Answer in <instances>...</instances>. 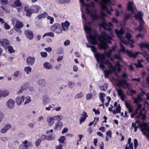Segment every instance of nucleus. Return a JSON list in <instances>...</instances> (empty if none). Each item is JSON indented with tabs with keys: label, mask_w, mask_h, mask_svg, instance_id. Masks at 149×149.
Segmentation results:
<instances>
[{
	"label": "nucleus",
	"mask_w": 149,
	"mask_h": 149,
	"mask_svg": "<svg viewBox=\"0 0 149 149\" xmlns=\"http://www.w3.org/2000/svg\"><path fill=\"white\" fill-rule=\"evenodd\" d=\"M106 15L105 14L102 12L101 15H100V17L102 19V22L100 23V26L104 28L105 29L109 31V36L105 32H103L102 33L101 35L98 38L100 42L99 45L100 49H106L108 48V45L107 44L108 43H111V40L112 39V38L114 37L112 31L110 28L107 27L106 23L104 21V17Z\"/></svg>",
	"instance_id": "1"
},
{
	"label": "nucleus",
	"mask_w": 149,
	"mask_h": 149,
	"mask_svg": "<svg viewBox=\"0 0 149 149\" xmlns=\"http://www.w3.org/2000/svg\"><path fill=\"white\" fill-rule=\"evenodd\" d=\"M95 56L97 59V61L99 60H101L102 62L105 63L108 65V68L109 70L103 71L105 78H107L109 74H111L112 72L116 71V69L112 66L111 63L108 60H106L105 62L104 61V56L103 55H100L97 54H95Z\"/></svg>",
	"instance_id": "2"
},
{
	"label": "nucleus",
	"mask_w": 149,
	"mask_h": 149,
	"mask_svg": "<svg viewBox=\"0 0 149 149\" xmlns=\"http://www.w3.org/2000/svg\"><path fill=\"white\" fill-rule=\"evenodd\" d=\"M139 127L143 134L149 138V125H148L145 123L140 124L139 121L137 125L134 127L135 132H136L137 131V129Z\"/></svg>",
	"instance_id": "3"
},
{
	"label": "nucleus",
	"mask_w": 149,
	"mask_h": 149,
	"mask_svg": "<svg viewBox=\"0 0 149 149\" xmlns=\"http://www.w3.org/2000/svg\"><path fill=\"white\" fill-rule=\"evenodd\" d=\"M84 29L86 32L88 34L91 40V42L93 44H95L96 43L95 36H92V30L90 26H84Z\"/></svg>",
	"instance_id": "4"
},
{
	"label": "nucleus",
	"mask_w": 149,
	"mask_h": 149,
	"mask_svg": "<svg viewBox=\"0 0 149 149\" xmlns=\"http://www.w3.org/2000/svg\"><path fill=\"white\" fill-rule=\"evenodd\" d=\"M51 31L57 33H60L62 31L61 29V26L59 24L56 23L53 25L51 28Z\"/></svg>",
	"instance_id": "5"
},
{
	"label": "nucleus",
	"mask_w": 149,
	"mask_h": 149,
	"mask_svg": "<svg viewBox=\"0 0 149 149\" xmlns=\"http://www.w3.org/2000/svg\"><path fill=\"white\" fill-rule=\"evenodd\" d=\"M135 116L137 118H139L140 117L143 120H144L146 116L145 115L142 113V111H140L139 112V113L136 112V111H135L134 113H132L131 115V118H133L134 117V116Z\"/></svg>",
	"instance_id": "6"
},
{
	"label": "nucleus",
	"mask_w": 149,
	"mask_h": 149,
	"mask_svg": "<svg viewBox=\"0 0 149 149\" xmlns=\"http://www.w3.org/2000/svg\"><path fill=\"white\" fill-rule=\"evenodd\" d=\"M118 83L120 86L125 88H127L130 86V84L127 83V81L123 79L119 80Z\"/></svg>",
	"instance_id": "7"
},
{
	"label": "nucleus",
	"mask_w": 149,
	"mask_h": 149,
	"mask_svg": "<svg viewBox=\"0 0 149 149\" xmlns=\"http://www.w3.org/2000/svg\"><path fill=\"white\" fill-rule=\"evenodd\" d=\"M0 44H1V45L6 49L8 46L10 45V42L6 39H3L2 40H1V39H0Z\"/></svg>",
	"instance_id": "8"
},
{
	"label": "nucleus",
	"mask_w": 149,
	"mask_h": 149,
	"mask_svg": "<svg viewBox=\"0 0 149 149\" xmlns=\"http://www.w3.org/2000/svg\"><path fill=\"white\" fill-rule=\"evenodd\" d=\"M15 104V102L14 100L13 99H10L7 102L6 105L8 108L12 109L14 107Z\"/></svg>",
	"instance_id": "9"
},
{
	"label": "nucleus",
	"mask_w": 149,
	"mask_h": 149,
	"mask_svg": "<svg viewBox=\"0 0 149 149\" xmlns=\"http://www.w3.org/2000/svg\"><path fill=\"white\" fill-rule=\"evenodd\" d=\"M24 34L26 36L29 40H32L33 38V31L30 30H26L24 31Z\"/></svg>",
	"instance_id": "10"
},
{
	"label": "nucleus",
	"mask_w": 149,
	"mask_h": 149,
	"mask_svg": "<svg viewBox=\"0 0 149 149\" xmlns=\"http://www.w3.org/2000/svg\"><path fill=\"white\" fill-rule=\"evenodd\" d=\"M115 32L118 38L120 39H122V36L124 33V31L123 29L121 28L119 30L116 29L115 30Z\"/></svg>",
	"instance_id": "11"
},
{
	"label": "nucleus",
	"mask_w": 149,
	"mask_h": 149,
	"mask_svg": "<svg viewBox=\"0 0 149 149\" xmlns=\"http://www.w3.org/2000/svg\"><path fill=\"white\" fill-rule=\"evenodd\" d=\"M126 52L127 55L129 56L130 57H133L134 58L137 57L138 54H141L142 53V52H136L135 53H134L129 50H127Z\"/></svg>",
	"instance_id": "12"
},
{
	"label": "nucleus",
	"mask_w": 149,
	"mask_h": 149,
	"mask_svg": "<svg viewBox=\"0 0 149 149\" xmlns=\"http://www.w3.org/2000/svg\"><path fill=\"white\" fill-rule=\"evenodd\" d=\"M24 10L26 12V15L28 16H30L34 12V10L31 8H29L28 6L24 7Z\"/></svg>",
	"instance_id": "13"
},
{
	"label": "nucleus",
	"mask_w": 149,
	"mask_h": 149,
	"mask_svg": "<svg viewBox=\"0 0 149 149\" xmlns=\"http://www.w3.org/2000/svg\"><path fill=\"white\" fill-rule=\"evenodd\" d=\"M35 57L29 56L26 59V61L27 63L29 65H32L35 62Z\"/></svg>",
	"instance_id": "14"
},
{
	"label": "nucleus",
	"mask_w": 149,
	"mask_h": 149,
	"mask_svg": "<svg viewBox=\"0 0 149 149\" xmlns=\"http://www.w3.org/2000/svg\"><path fill=\"white\" fill-rule=\"evenodd\" d=\"M69 25L70 23L67 21H66L64 23H62L61 24L62 30L65 31L68 28Z\"/></svg>",
	"instance_id": "15"
},
{
	"label": "nucleus",
	"mask_w": 149,
	"mask_h": 149,
	"mask_svg": "<svg viewBox=\"0 0 149 149\" xmlns=\"http://www.w3.org/2000/svg\"><path fill=\"white\" fill-rule=\"evenodd\" d=\"M51 136H53L52 138L50 137L49 138V137L48 136H46L44 134H42L40 138L42 140H52L54 139L55 137V135L54 134H52Z\"/></svg>",
	"instance_id": "16"
},
{
	"label": "nucleus",
	"mask_w": 149,
	"mask_h": 149,
	"mask_svg": "<svg viewBox=\"0 0 149 149\" xmlns=\"http://www.w3.org/2000/svg\"><path fill=\"white\" fill-rule=\"evenodd\" d=\"M90 11L89 10L88 7H87L86 9V13L90 15L91 17L93 20L98 19L99 18V17L95 14L91 15V14Z\"/></svg>",
	"instance_id": "17"
},
{
	"label": "nucleus",
	"mask_w": 149,
	"mask_h": 149,
	"mask_svg": "<svg viewBox=\"0 0 149 149\" xmlns=\"http://www.w3.org/2000/svg\"><path fill=\"white\" fill-rule=\"evenodd\" d=\"M141 51V55H142L143 57L145 58L147 61H149V54L146 51L142 49Z\"/></svg>",
	"instance_id": "18"
},
{
	"label": "nucleus",
	"mask_w": 149,
	"mask_h": 149,
	"mask_svg": "<svg viewBox=\"0 0 149 149\" xmlns=\"http://www.w3.org/2000/svg\"><path fill=\"white\" fill-rule=\"evenodd\" d=\"M54 117H51L47 118V121L49 126H51L54 123Z\"/></svg>",
	"instance_id": "19"
},
{
	"label": "nucleus",
	"mask_w": 149,
	"mask_h": 149,
	"mask_svg": "<svg viewBox=\"0 0 149 149\" xmlns=\"http://www.w3.org/2000/svg\"><path fill=\"white\" fill-rule=\"evenodd\" d=\"M82 117H80V119L79 121V123L80 124L82 123V122H83L87 117V115L86 113L84 111L83 113L82 114Z\"/></svg>",
	"instance_id": "20"
},
{
	"label": "nucleus",
	"mask_w": 149,
	"mask_h": 149,
	"mask_svg": "<svg viewBox=\"0 0 149 149\" xmlns=\"http://www.w3.org/2000/svg\"><path fill=\"white\" fill-rule=\"evenodd\" d=\"M23 23L20 21L18 20L17 21L16 24L15 25L16 29L15 30L17 31L16 29H20L23 27Z\"/></svg>",
	"instance_id": "21"
},
{
	"label": "nucleus",
	"mask_w": 149,
	"mask_h": 149,
	"mask_svg": "<svg viewBox=\"0 0 149 149\" xmlns=\"http://www.w3.org/2000/svg\"><path fill=\"white\" fill-rule=\"evenodd\" d=\"M24 96H22L21 97H17L16 100L17 104L19 105H20L22 103V99L23 100L24 99Z\"/></svg>",
	"instance_id": "22"
},
{
	"label": "nucleus",
	"mask_w": 149,
	"mask_h": 149,
	"mask_svg": "<svg viewBox=\"0 0 149 149\" xmlns=\"http://www.w3.org/2000/svg\"><path fill=\"white\" fill-rule=\"evenodd\" d=\"M134 17H135L136 19H138L139 20L142 19V16L143 15V14L141 12H139L137 14H136L135 13H134Z\"/></svg>",
	"instance_id": "23"
},
{
	"label": "nucleus",
	"mask_w": 149,
	"mask_h": 149,
	"mask_svg": "<svg viewBox=\"0 0 149 149\" xmlns=\"http://www.w3.org/2000/svg\"><path fill=\"white\" fill-rule=\"evenodd\" d=\"M2 97H6L8 96L9 94V91L6 89L2 90Z\"/></svg>",
	"instance_id": "24"
},
{
	"label": "nucleus",
	"mask_w": 149,
	"mask_h": 149,
	"mask_svg": "<svg viewBox=\"0 0 149 149\" xmlns=\"http://www.w3.org/2000/svg\"><path fill=\"white\" fill-rule=\"evenodd\" d=\"M139 46L141 48V49H142V48L144 47L147 49L149 47V42H141L139 44Z\"/></svg>",
	"instance_id": "25"
},
{
	"label": "nucleus",
	"mask_w": 149,
	"mask_h": 149,
	"mask_svg": "<svg viewBox=\"0 0 149 149\" xmlns=\"http://www.w3.org/2000/svg\"><path fill=\"white\" fill-rule=\"evenodd\" d=\"M125 105L126 108L128 110L129 113H130L133 112L132 109L130 104L127 102H125Z\"/></svg>",
	"instance_id": "26"
},
{
	"label": "nucleus",
	"mask_w": 149,
	"mask_h": 149,
	"mask_svg": "<svg viewBox=\"0 0 149 149\" xmlns=\"http://www.w3.org/2000/svg\"><path fill=\"white\" fill-rule=\"evenodd\" d=\"M102 9V10H104L107 13L111 15V13L109 11V10L107 8L106 6L104 4H102L101 6Z\"/></svg>",
	"instance_id": "27"
},
{
	"label": "nucleus",
	"mask_w": 149,
	"mask_h": 149,
	"mask_svg": "<svg viewBox=\"0 0 149 149\" xmlns=\"http://www.w3.org/2000/svg\"><path fill=\"white\" fill-rule=\"evenodd\" d=\"M48 15V14L46 12H44L43 13H41L38 16V19H41L43 18H44Z\"/></svg>",
	"instance_id": "28"
},
{
	"label": "nucleus",
	"mask_w": 149,
	"mask_h": 149,
	"mask_svg": "<svg viewBox=\"0 0 149 149\" xmlns=\"http://www.w3.org/2000/svg\"><path fill=\"white\" fill-rule=\"evenodd\" d=\"M55 125L54 129L55 130H56L57 128L61 127L62 126L63 124L61 122H58L56 123L55 124Z\"/></svg>",
	"instance_id": "29"
},
{
	"label": "nucleus",
	"mask_w": 149,
	"mask_h": 149,
	"mask_svg": "<svg viewBox=\"0 0 149 149\" xmlns=\"http://www.w3.org/2000/svg\"><path fill=\"white\" fill-rule=\"evenodd\" d=\"M44 67L46 69H51L52 68V67L50 64L47 62H45L43 64Z\"/></svg>",
	"instance_id": "30"
},
{
	"label": "nucleus",
	"mask_w": 149,
	"mask_h": 149,
	"mask_svg": "<svg viewBox=\"0 0 149 149\" xmlns=\"http://www.w3.org/2000/svg\"><path fill=\"white\" fill-rule=\"evenodd\" d=\"M49 102V98L47 96H44L43 100V104H46Z\"/></svg>",
	"instance_id": "31"
},
{
	"label": "nucleus",
	"mask_w": 149,
	"mask_h": 149,
	"mask_svg": "<svg viewBox=\"0 0 149 149\" xmlns=\"http://www.w3.org/2000/svg\"><path fill=\"white\" fill-rule=\"evenodd\" d=\"M14 4L16 7H19L22 5V3L20 0H16L14 2Z\"/></svg>",
	"instance_id": "32"
},
{
	"label": "nucleus",
	"mask_w": 149,
	"mask_h": 149,
	"mask_svg": "<svg viewBox=\"0 0 149 149\" xmlns=\"http://www.w3.org/2000/svg\"><path fill=\"white\" fill-rule=\"evenodd\" d=\"M111 52H112L111 50L109 49V51L108 52L106 53V52H104V55L102 54V55H103L104 56H105V55H106V56H107V57H110V56H111ZM97 54V53H96V54ZM98 54L100 55H102V54ZM105 58V57H104V59ZM104 60L105 61H104L105 62L106 60H105V59Z\"/></svg>",
	"instance_id": "33"
},
{
	"label": "nucleus",
	"mask_w": 149,
	"mask_h": 149,
	"mask_svg": "<svg viewBox=\"0 0 149 149\" xmlns=\"http://www.w3.org/2000/svg\"><path fill=\"white\" fill-rule=\"evenodd\" d=\"M38 84L42 86H44L45 85V82L44 80H40L38 81Z\"/></svg>",
	"instance_id": "34"
},
{
	"label": "nucleus",
	"mask_w": 149,
	"mask_h": 149,
	"mask_svg": "<svg viewBox=\"0 0 149 149\" xmlns=\"http://www.w3.org/2000/svg\"><path fill=\"white\" fill-rule=\"evenodd\" d=\"M133 3L132 2H129L127 7L128 9L130 11L133 10Z\"/></svg>",
	"instance_id": "35"
},
{
	"label": "nucleus",
	"mask_w": 149,
	"mask_h": 149,
	"mask_svg": "<svg viewBox=\"0 0 149 149\" xmlns=\"http://www.w3.org/2000/svg\"><path fill=\"white\" fill-rule=\"evenodd\" d=\"M53 117L54 118V120L58 121H60L63 118V116L62 115H58Z\"/></svg>",
	"instance_id": "36"
},
{
	"label": "nucleus",
	"mask_w": 149,
	"mask_h": 149,
	"mask_svg": "<svg viewBox=\"0 0 149 149\" xmlns=\"http://www.w3.org/2000/svg\"><path fill=\"white\" fill-rule=\"evenodd\" d=\"M107 85V84L105 83L102 86H100L99 87L101 90L104 91L106 90Z\"/></svg>",
	"instance_id": "37"
},
{
	"label": "nucleus",
	"mask_w": 149,
	"mask_h": 149,
	"mask_svg": "<svg viewBox=\"0 0 149 149\" xmlns=\"http://www.w3.org/2000/svg\"><path fill=\"white\" fill-rule=\"evenodd\" d=\"M120 45L121 49L120 50V52H122L123 53H125V52H127V51L125 49V47L122 44L121 42H120Z\"/></svg>",
	"instance_id": "38"
},
{
	"label": "nucleus",
	"mask_w": 149,
	"mask_h": 149,
	"mask_svg": "<svg viewBox=\"0 0 149 149\" xmlns=\"http://www.w3.org/2000/svg\"><path fill=\"white\" fill-rule=\"evenodd\" d=\"M31 68L29 66L26 67L24 69V71L27 74H29V73L31 71Z\"/></svg>",
	"instance_id": "39"
},
{
	"label": "nucleus",
	"mask_w": 149,
	"mask_h": 149,
	"mask_svg": "<svg viewBox=\"0 0 149 149\" xmlns=\"http://www.w3.org/2000/svg\"><path fill=\"white\" fill-rule=\"evenodd\" d=\"M50 36L52 37H53L54 36V34L53 33L50 32L47 33H45L42 36V37L43 38L45 36Z\"/></svg>",
	"instance_id": "40"
},
{
	"label": "nucleus",
	"mask_w": 149,
	"mask_h": 149,
	"mask_svg": "<svg viewBox=\"0 0 149 149\" xmlns=\"http://www.w3.org/2000/svg\"><path fill=\"white\" fill-rule=\"evenodd\" d=\"M8 48V51L10 53H12L15 52V50L13 49V47L9 45L7 47Z\"/></svg>",
	"instance_id": "41"
},
{
	"label": "nucleus",
	"mask_w": 149,
	"mask_h": 149,
	"mask_svg": "<svg viewBox=\"0 0 149 149\" xmlns=\"http://www.w3.org/2000/svg\"><path fill=\"white\" fill-rule=\"evenodd\" d=\"M129 146H128V144H127L125 149H134L133 144L132 143H128Z\"/></svg>",
	"instance_id": "42"
},
{
	"label": "nucleus",
	"mask_w": 149,
	"mask_h": 149,
	"mask_svg": "<svg viewBox=\"0 0 149 149\" xmlns=\"http://www.w3.org/2000/svg\"><path fill=\"white\" fill-rule=\"evenodd\" d=\"M31 101V99L30 97H27L25 98V101L24 102V104L26 105L29 103Z\"/></svg>",
	"instance_id": "43"
},
{
	"label": "nucleus",
	"mask_w": 149,
	"mask_h": 149,
	"mask_svg": "<svg viewBox=\"0 0 149 149\" xmlns=\"http://www.w3.org/2000/svg\"><path fill=\"white\" fill-rule=\"evenodd\" d=\"M114 58L115 59H118L120 60L122 62H123V60L121 56L119 55H114Z\"/></svg>",
	"instance_id": "44"
},
{
	"label": "nucleus",
	"mask_w": 149,
	"mask_h": 149,
	"mask_svg": "<svg viewBox=\"0 0 149 149\" xmlns=\"http://www.w3.org/2000/svg\"><path fill=\"white\" fill-rule=\"evenodd\" d=\"M65 139V137L63 136H61L59 139L58 140L61 143H63Z\"/></svg>",
	"instance_id": "45"
},
{
	"label": "nucleus",
	"mask_w": 149,
	"mask_h": 149,
	"mask_svg": "<svg viewBox=\"0 0 149 149\" xmlns=\"http://www.w3.org/2000/svg\"><path fill=\"white\" fill-rule=\"evenodd\" d=\"M68 86L70 88H72L74 85V83L72 81L69 82Z\"/></svg>",
	"instance_id": "46"
},
{
	"label": "nucleus",
	"mask_w": 149,
	"mask_h": 149,
	"mask_svg": "<svg viewBox=\"0 0 149 149\" xmlns=\"http://www.w3.org/2000/svg\"><path fill=\"white\" fill-rule=\"evenodd\" d=\"M4 28L5 29L8 30L9 29L10 27L8 24L5 23L4 24Z\"/></svg>",
	"instance_id": "47"
},
{
	"label": "nucleus",
	"mask_w": 149,
	"mask_h": 149,
	"mask_svg": "<svg viewBox=\"0 0 149 149\" xmlns=\"http://www.w3.org/2000/svg\"><path fill=\"white\" fill-rule=\"evenodd\" d=\"M70 1V0H59V2L60 3H68Z\"/></svg>",
	"instance_id": "48"
},
{
	"label": "nucleus",
	"mask_w": 149,
	"mask_h": 149,
	"mask_svg": "<svg viewBox=\"0 0 149 149\" xmlns=\"http://www.w3.org/2000/svg\"><path fill=\"white\" fill-rule=\"evenodd\" d=\"M107 136L109 137L110 138H111V131H107L106 133Z\"/></svg>",
	"instance_id": "49"
},
{
	"label": "nucleus",
	"mask_w": 149,
	"mask_h": 149,
	"mask_svg": "<svg viewBox=\"0 0 149 149\" xmlns=\"http://www.w3.org/2000/svg\"><path fill=\"white\" fill-rule=\"evenodd\" d=\"M40 54L42 57H45L47 56V54L45 52H41Z\"/></svg>",
	"instance_id": "50"
},
{
	"label": "nucleus",
	"mask_w": 149,
	"mask_h": 149,
	"mask_svg": "<svg viewBox=\"0 0 149 149\" xmlns=\"http://www.w3.org/2000/svg\"><path fill=\"white\" fill-rule=\"evenodd\" d=\"M139 121L138 120H136L135 123L133 122L132 123V129H133V127H134L135 126L137 125Z\"/></svg>",
	"instance_id": "51"
},
{
	"label": "nucleus",
	"mask_w": 149,
	"mask_h": 149,
	"mask_svg": "<svg viewBox=\"0 0 149 149\" xmlns=\"http://www.w3.org/2000/svg\"><path fill=\"white\" fill-rule=\"evenodd\" d=\"M143 26L140 25H139V27L138 28H135V29L138 30L139 32H141L143 30Z\"/></svg>",
	"instance_id": "52"
},
{
	"label": "nucleus",
	"mask_w": 149,
	"mask_h": 149,
	"mask_svg": "<svg viewBox=\"0 0 149 149\" xmlns=\"http://www.w3.org/2000/svg\"><path fill=\"white\" fill-rule=\"evenodd\" d=\"M92 96L91 94L89 93L87 94L86 95V99L88 100H90L91 99Z\"/></svg>",
	"instance_id": "53"
},
{
	"label": "nucleus",
	"mask_w": 149,
	"mask_h": 149,
	"mask_svg": "<svg viewBox=\"0 0 149 149\" xmlns=\"http://www.w3.org/2000/svg\"><path fill=\"white\" fill-rule=\"evenodd\" d=\"M137 98V99H135L134 101L135 103L137 104L139 103V101L140 100L141 98L140 95H138Z\"/></svg>",
	"instance_id": "54"
},
{
	"label": "nucleus",
	"mask_w": 149,
	"mask_h": 149,
	"mask_svg": "<svg viewBox=\"0 0 149 149\" xmlns=\"http://www.w3.org/2000/svg\"><path fill=\"white\" fill-rule=\"evenodd\" d=\"M118 94L119 96L123 95V93L122 90L121 89H119L118 91Z\"/></svg>",
	"instance_id": "55"
},
{
	"label": "nucleus",
	"mask_w": 149,
	"mask_h": 149,
	"mask_svg": "<svg viewBox=\"0 0 149 149\" xmlns=\"http://www.w3.org/2000/svg\"><path fill=\"white\" fill-rule=\"evenodd\" d=\"M116 113H120V110H121V107H120V104H119V106H117L116 108Z\"/></svg>",
	"instance_id": "56"
},
{
	"label": "nucleus",
	"mask_w": 149,
	"mask_h": 149,
	"mask_svg": "<svg viewBox=\"0 0 149 149\" xmlns=\"http://www.w3.org/2000/svg\"><path fill=\"white\" fill-rule=\"evenodd\" d=\"M134 147L135 149H136L137 146L138 145V141L136 139H135L134 140Z\"/></svg>",
	"instance_id": "57"
},
{
	"label": "nucleus",
	"mask_w": 149,
	"mask_h": 149,
	"mask_svg": "<svg viewBox=\"0 0 149 149\" xmlns=\"http://www.w3.org/2000/svg\"><path fill=\"white\" fill-rule=\"evenodd\" d=\"M126 37L128 40H129L132 38V36L130 33H127L126 34Z\"/></svg>",
	"instance_id": "58"
},
{
	"label": "nucleus",
	"mask_w": 149,
	"mask_h": 149,
	"mask_svg": "<svg viewBox=\"0 0 149 149\" xmlns=\"http://www.w3.org/2000/svg\"><path fill=\"white\" fill-rule=\"evenodd\" d=\"M20 73V72L19 71H15L14 74H13V76L14 77H16L18 76L19 74Z\"/></svg>",
	"instance_id": "59"
},
{
	"label": "nucleus",
	"mask_w": 149,
	"mask_h": 149,
	"mask_svg": "<svg viewBox=\"0 0 149 149\" xmlns=\"http://www.w3.org/2000/svg\"><path fill=\"white\" fill-rule=\"evenodd\" d=\"M83 96V94L81 93H80L76 95L75 97L76 98H80L81 97Z\"/></svg>",
	"instance_id": "60"
},
{
	"label": "nucleus",
	"mask_w": 149,
	"mask_h": 149,
	"mask_svg": "<svg viewBox=\"0 0 149 149\" xmlns=\"http://www.w3.org/2000/svg\"><path fill=\"white\" fill-rule=\"evenodd\" d=\"M41 142V139H39L36 142V146H39L40 145Z\"/></svg>",
	"instance_id": "61"
},
{
	"label": "nucleus",
	"mask_w": 149,
	"mask_h": 149,
	"mask_svg": "<svg viewBox=\"0 0 149 149\" xmlns=\"http://www.w3.org/2000/svg\"><path fill=\"white\" fill-rule=\"evenodd\" d=\"M52 108V107L51 106L49 105L45 108V110L46 111H50Z\"/></svg>",
	"instance_id": "62"
},
{
	"label": "nucleus",
	"mask_w": 149,
	"mask_h": 149,
	"mask_svg": "<svg viewBox=\"0 0 149 149\" xmlns=\"http://www.w3.org/2000/svg\"><path fill=\"white\" fill-rule=\"evenodd\" d=\"M1 2L3 5H7L8 4V0H1Z\"/></svg>",
	"instance_id": "63"
},
{
	"label": "nucleus",
	"mask_w": 149,
	"mask_h": 149,
	"mask_svg": "<svg viewBox=\"0 0 149 149\" xmlns=\"http://www.w3.org/2000/svg\"><path fill=\"white\" fill-rule=\"evenodd\" d=\"M27 143L28 142L26 140H25L24 141L22 142V143L24 145L25 148H27L28 147V146L27 145Z\"/></svg>",
	"instance_id": "64"
}]
</instances>
